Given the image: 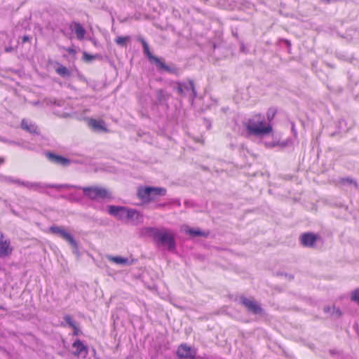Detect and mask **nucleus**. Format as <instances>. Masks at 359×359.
<instances>
[{"label": "nucleus", "mask_w": 359, "mask_h": 359, "mask_svg": "<svg viewBox=\"0 0 359 359\" xmlns=\"http://www.w3.org/2000/svg\"><path fill=\"white\" fill-rule=\"evenodd\" d=\"M246 130V137H260L270 133L273 130L271 124L266 123L265 117L262 114H257L243 122Z\"/></svg>", "instance_id": "f257e3e1"}, {"label": "nucleus", "mask_w": 359, "mask_h": 359, "mask_svg": "<svg viewBox=\"0 0 359 359\" xmlns=\"http://www.w3.org/2000/svg\"><path fill=\"white\" fill-rule=\"evenodd\" d=\"M145 233L153 238L154 243L162 246H166L168 250L172 252L176 248V242L174 234L168 229H158L156 227H146Z\"/></svg>", "instance_id": "f03ea898"}, {"label": "nucleus", "mask_w": 359, "mask_h": 359, "mask_svg": "<svg viewBox=\"0 0 359 359\" xmlns=\"http://www.w3.org/2000/svg\"><path fill=\"white\" fill-rule=\"evenodd\" d=\"M166 189L157 187H140L137 189V196L142 201V203L148 204L158 200V196H165Z\"/></svg>", "instance_id": "7ed1b4c3"}, {"label": "nucleus", "mask_w": 359, "mask_h": 359, "mask_svg": "<svg viewBox=\"0 0 359 359\" xmlns=\"http://www.w3.org/2000/svg\"><path fill=\"white\" fill-rule=\"evenodd\" d=\"M18 184L23 186L27 188L29 190L39 191L40 193H45L49 194L48 191H46L48 188H53L57 190L61 189H71V188H77L76 185H72L69 184H46L42 182H32L29 181H22L19 179ZM78 188L80 189L79 187Z\"/></svg>", "instance_id": "20e7f679"}, {"label": "nucleus", "mask_w": 359, "mask_h": 359, "mask_svg": "<svg viewBox=\"0 0 359 359\" xmlns=\"http://www.w3.org/2000/svg\"><path fill=\"white\" fill-rule=\"evenodd\" d=\"M171 86L178 95L182 97L189 96L192 102L197 97L194 81L191 79L187 81H173Z\"/></svg>", "instance_id": "39448f33"}, {"label": "nucleus", "mask_w": 359, "mask_h": 359, "mask_svg": "<svg viewBox=\"0 0 359 359\" xmlns=\"http://www.w3.org/2000/svg\"><path fill=\"white\" fill-rule=\"evenodd\" d=\"M79 187L80 189L78 187L75 189L79 190L82 189L83 195L90 200L97 201L100 199L110 201L114 198L111 193L104 187L99 186H91L86 187H81L80 186Z\"/></svg>", "instance_id": "423d86ee"}, {"label": "nucleus", "mask_w": 359, "mask_h": 359, "mask_svg": "<svg viewBox=\"0 0 359 359\" xmlns=\"http://www.w3.org/2000/svg\"><path fill=\"white\" fill-rule=\"evenodd\" d=\"M49 231L63 240L67 241L75 251L78 250L79 245L77 241L73 236L67 232L63 226L53 225L50 226Z\"/></svg>", "instance_id": "0eeeda50"}, {"label": "nucleus", "mask_w": 359, "mask_h": 359, "mask_svg": "<svg viewBox=\"0 0 359 359\" xmlns=\"http://www.w3.org/2000/svg\"><path fill=\"white\" fill-rule=\"evenodd\" d=\"M240 303L247 309L248 312L252 314L262 315L264 313V309L260 304L253 299L243 296L240 299Z\"/></svg>", "instance_id": "6e6552de"}, {"label": "nucleus", "mask_w": 359, "mask_h": 359, "mask_svg": "<svg viewBox=\"0 0 359 359\" xmlns=\"http://www.w3.org/2000/svg\"><path fill=\"white\" fill-rule=\"evenodd\" d=\"M197 350L186 344H180L177 350V355L180 359H196Z\"/></svg>", "instance_id": "1a4fd4ad"}, {"label": "nucleus", "mask_w": 359, "mask_h": 359, "mask_svg": "<svg viewBox=\"0 0 359 359\" xmlns=\"http://www.w3.org/2000/svg\"><path fill=\"white\" fill-rule=\"evenodd\" d=\"M128 208L121 205H107V212L116 217L117 219L123 221L126 219V213L128 212Z\"/></svg>", "instance_id": "9d476101"}, {"label": "nucleus", "mask_w": 359, "mask_h": 359, "mask_svg": "<svg viewBox=\"0 0 359 359\" xmlns=\"http://www.w3.org/2000/svg\"><path fill=\"white\" fill-rule=\"evenodd\" d=\"M319 238V236L314 233H304L300 236V243L304 247L313 248L316 246V243Z\"/></svg>", "instance_id": "9b49d317"}, {"label": "nucleus", "mask_w": 359, "mask_h": 359, "mask_svg": "<svg viewBox=\"0 0 359 359\" xmlns=\"http://www.w3.org/2000/svg\"><path fill=\"white\" fill-rule=\"evenodd\" d=\"M46 156L51 163L65 167L69 166L72 162L68 158L50 151L46 153Z\"/></svg>", "instance_id": "f8f14e48"}, {"label": "nucleus", "mask_w": 359, "mask_h": 359, "mask_svg": "<svg viewBox=\"0 0 359 359\" xmlns=\"http://www.w3.org/2000/svg\"><path fill=\"white\" fill-rule=\"evenodd\" d=\"M72 348L74 349L73 354L75 356H81L85 358L88 353V347L79 339L73 342Z\"/></svg>", "instance_id": "ddd939ff"}, {"label": "nucleus", "mask_w": 359, "mask_h": 359, "mask_svg": "<svg viewBox=\"0 0 359 359\" xmlns=\"http://www.w3.org/2000/svg\"><path fill=\"white\" fill-rule=\"evenodd\" d=\"M170 95L163 89H157L155 90V100H154V104L163 105L167 104Z\"/></svg>", "instance_id": "4468645a"}, {"label": "nucleus", "mask_w": 359, "mask_h": 359, "mask_svg": "<svg viewBox=\"0 0 359 359\" xmlns=\"http://www.w3.org/2000/svg\"><path fill=\"white\" fill-rule=\"evenodd\" d=\"M158 69L159 70H163L166 72H168L170 74L179 76L180 75V69L175 65L172 64L170 65H168L164 62V60L163 58H161L159 60V62H157L156 64Z\"/></svg>", "instance_id": "2eb2a0df"}, {"label": "nucleus", "mask_w": 359, "mask_h": 359, "mask_svg": "<svg viewBox=\"0 0 359 359\" xmlns=\"http://www.w3.org/2000/svg\"><path fill=\"white\" fill-rule=\"evenodd\" d=\"M126 219L133 224L137 225L143 222V215L137 210L128 208L126 213Z\"/></svg>", "instance_id": "dca6fc26"}, {"label": "nucleus", "mask_w": 359, "mask_h": 359, "mask_svg": "<svg viewBox=\"0 0 359 359\" xmlns=\"http://www.w3.org/2000/svg\"><path fill=\"white\" fill-rule=\"evenodd\" d=\"M20 127L22 130L28 132L32 135L40 134L37 126L29 119L23 118L21 121Z\"/></svg>", "instance_id": "f3484780"}, {"label": "nucleus", "mask_w": 359, "mask_h": 359, "mask_svg": "<svg viewBox=\"0 0 359 359\" xmlns=\"http://www.w3.org/2000/svg\"><path fill=\"white\" fill-rule=\"evenodd\" d=\"M88 126L95 132H108L105 122L101 119L90 118L88 120Z\"/></svg>", "instance_id": "a211bd4d"}, {"label": "nucleus", "mask_w": 359, "mask_h": 359, "mask_svg": "<svg viewBox=\"0 0 359 359\" xmlns=\"http://www.w3.org/2000/svg\"><path fill=\"white\" fill-rule=\"evenodd\" d=\"M69 29L71 32H75L78 39L82 40L84 38L86 32L83 27L79 22L75 21L72 22L69 25Z\"/></svg>", "instance_id": "6ab92c4d"}, {"label": "nucleus", "mask_w": 359, "mask_h": 359, "mask_svg": "<svg viewBox=\"0 0 359 359\" xmlns=\"http://www.w3.org/2000/svg\"><path fill=\"white\" fill-rule=\"evenodd\" d=\"M139 41H140V43L142 45L144 55L148 57L149 61L151 62H155V64H156L157 62H159V60L161 58L154 55L151 53V51L149 50V45L147 43V41L144 39H142V38H140Z\"/></svg>", "instance_id": "aec40b11"}, {"label": "nucleus", "mask_w": 359, "mask_h": 359, "mask_svg": "<svg viewBox=\"0 0 359 359\" xmlns=\"http://www.w3.org/2000/svg\"><path fill=\"white\" fill-rule=\"evenodd\" d=\"M13 251V248L11 246V241L9 239H5V241L0 242V257H6L9 256Z\"/></svg>", "instance_id": "412c9836"}, {"label": "nucleus", "mask_w": 359, "mask_h": 359, "mask_svg": "<svg viewBox=\"0 0 359 359\" xmlns=\"http://www.w3.org/2000/svg\"><path fill=\"white\" fill-rule=\"evenodd\" d=\"M107 257L109 261L122 266H130L133 264V261H130L127 257L111 255H109Z\"/></svg>", "instance_id": "4be33fe9"}, {"label": "nucleus", "mask_w": 359, "mask_h": 359, "mask_svg": "<svg viewBox=\"0 0 359 359\" xmlns=\"http://www.w3.org/2000/svg\"><path fill=\"white\" fill-rule=\"evenodd\" d=\"M61 198H65L70 202H79L82 199L83 196L80 192L74 191L67 195H62Z\"/></svg>", "instance_id": "5701e85b"}, {"label": "nucleus", "mask_w": 359, "mask_h": 359, "mask_svg": "<svg viewBox=\"0 0 359 359\" xmlns=\"http://www.w3.org/2000/svg\"><path fill=\"white\" fill-rule=\"evenodd\" d=\"M56 73L63 78H69L71 76L70 71L65 66L59 65L55 68Z\"/></svg>", "instance_id": "b1692460"}, {"label": "nucleus", "mask_w": 359, "mask_h": 359, "mask_svg": "<svg viewBox=\"0 0 359 359\" xmlns=\"http://www.w3.org/2000/svg\"><path fill=\"white\" fill-rule=\"evenodd\" d=\"M186 233L194 236V237H196V236L207 237L208 235V233L202 231L201 230H200L198 229H192V228H189L186 231Z\"/></svg>", "instance_id": "393cba45"}, {"label": "nucleus", "mask_w": 359, "mask_h": 359, "mask_svg": "<svg viewBox=\"0 0 359 359\" xmlns=\"http://www.w3.org/2000/svg\"><path fill=\"white\" fill-rule=\"evenodd\" d=\"M339 184L344 186L353 185L355 189H358V184L355 180L351 177H342L339 180Z\"/></svg>", "instance_id": "a878e982"}, {"label": "nucleus", "mask_w": 359, "mask_h": 359, "mask_svg": "<svg viewBox=\"0 0 359 359\" xmlns=\"http://www.w3.org/2000/svg\"><path fill=\"white\" fill-rule=\"evenodd\" d=\"M19 179H15L10 176H5L3 175H0V182L5 183H13L18 184Z\"/></svg>", "instance_id": "bb28decb"}, {"label": "nucleus", "mask_w": 359, "mask_h": 359, "mask_svg": "<svg viewBox=\"0 0 359 359\" xmlns=\"http://www.w3.org/2000/svg\"><path fill=\"white\" fill-rule=\"evenodd\" d=\"M130 39V37L129 36H118L116 39H115V42L116 43V44H118V46H126V43L128 41H129Z\"/></svg>", "instance_id": "cd10ccee"}, {"label": "nucleus", "mask_w": 359, "mask_h": 359, "mask_svg": "<svg viewBox=\"0 0 359 359\" xmlns=\"http://www.w3.org/2000/svg\"><path fill=\"white\" fill-rule=\"evenodd\" d=\"M0 142H2L4 143H6L9 145H14V146H19V147H23L19 142H16L14 140H11L8 139H6L4 137H2L0 135Z\"/></svg>", "instance_id": "c85d7f7f"}, {"label": "nucleus", "mask_w": 359, "mask_h": 359, "mask_svg": "<svg viewBox=\"0 0 359 359\" xmlns=\"http://www.w3.org/2000/svg\"><path fill=\"white\" fill-rule=\"evenodd\" d=\"M276 113H277V110L276 108H274V107L269 108L266 112V116H267L268 121H271L274 118Z\"/></svg>", "instance_id": "c756f323"}, {"label": "nucleus", "mask_w": 359, "mask_h": 359, "mask_svg": "<svg viewBox=\"0 0 359 359\" xmlns=\"http://www.w3.org/2000/svg\"><path fill=\"white\" fill-rule=\"evenodd\" d=\"M83 60L86 62H91L93 60L95 59V58H100V55H90L86 52H84L83 54Z\"/></svg>", "instance_id": "7c9ffc66"}, {"label": "nucleus", "mask_w": 359, "mask_h": 359, "mask_svg": "<svg viewBox=\"0 0 359 359\" xmlns=\"http://www.w3.org/2000/svg\"><path fill=\"white\" fill-rule=\"evenodd\" d=\"M93 208L101 212L107 211V206L102 203H95L93 205Z\"/></svg>", "instance_id": "2f4dec72"}, {"label": "nucleus", "mask_w": 359, "mask_h": 359, "mask_svg": "<svg viewBox=\"0 0 359 359\" xmlns=\"http://www.w3.org/2000/svg\"><path fill=\"white\" fill-rule=\"evenodd\" d=\"M64 320H65V322L71 327H74V325H76V323L75 321L72 319V316H70L69 315H66L65 317H64Z\"/></svg>", "instance_id": "473e14b6"}, {"label": "nucleus", "mask_w": 359, "mask_h": 359, "mask_svg": "<svg viewBox=\"0 0 359 359\" xmlns=\"http://www.w3.org/2000/svg\"><path fill=\"white\" fill-rule=\"evenodd\" d=\"M332 316L339 318L341 316V311L339 308L332 307Z\"/></svg>", "instance_id": "72a5a7b5"}, {"label": "nucleus", "mask_w": 359, "mask_h": 359, "mask_svg": "<svg viewBox=\"0 0 359 359\" xmlns=\"http://www.w3.org/2000/svg\"><path fill=\"white\" fill-rule=\"evenodd\" d=\"M346 125V121L344 119H340L337 121V127L338 128L337 130L341 132V130L344 129V126Z\"/></svg>", "instance_id": "f704fd0d"}, {"label": "nucleus", "mask_w": 359, "mask_h": 359, "mask_svg": "<svg viewBox=\"0 0 359 359\" xmlns=\"http://www.w3.org/2000/svg\"><path fill=\"white\" fill-rule=\"evenodd\" d=\"M351 299L354 301L359 302V288L353 292Z\"/></svg>", "instance_id": "c9c22d12"}, {"label": "nucleus", "mask_w": 359, "mask_h": 359, "mask_svg": "<svg viewBox=\"0 0 359 359\" xmlns=\"http://www.w3.org/2000/svg\"><path fill=\"white\" fill-rule=\"evenodd\" d=\"M169 205H177V206H180L181 205V203H180V201L179 199H172L170 200L169 202Z\"/></svg>", "instance_id": "e433bc0d"}, {"label": "nucleus", "mask_w": 359, "mask_h": 359, "mask_svg": "<svg viewBox=\"0 0 359 359\" xmlns=\"http://www.w3.org/2000/svg\"><path fill=\"white\" fill-rule=\"evenodd\" d=\"M169 205L168 202L167 203H158L154 205V208H161Z\"/></svg>", "instance_id": "4c0bfd02"}, {"label": "nucleus", "mask_w": 359, "mask_h": 359, "mask_svg": "<svg viewBox=\"0 0 359 359\" xmlns=\"http://www.w3.org/2000/svg\"><path fill=\"white\" fill-rule=\"evenodd\" d=\"M265 144L267 147L272 148V147H275L276 146H277L278 142H266Z\"/></svg>", "instance_id": "58836bf2"}, {"label": "nucleus", "mask_w": 359, "mask_h": 359, "mask_svg": "<svg viewBox=\"0 0 359 359\" xmlns=\"http://www.w3.org/2000/svg\"><path fill=\"white\" fill-rule=\"evenodd\" d=\"M323 311L325 313H332V307H330V306H325L323 308Z\"/></svg>", "instance_id": "ea45409f"}, {"label": "nucleus", "mask_w": 359, "mask_h": 359, "mask_svg": "<svg viewBox=\"0 0 359 359\" xmlns=\"http://www.w3.org/2000/svg\"><path fill=\"white\" fill-rule=\"evenodd\" d=\"M72 328H73L74 330V335H78L79 332H80V330L79 329V327H77L76 324L74 325V327H72Z\"/></svg>", "instance_id": "a19ab883"}, {"label": "nucleus", "mask_w": 359, "mask_h": 359, "mask_svg": "<svg viewBox=\"0 0 359 359\" xmlns=\"http://www.w3.org/2000/svg\"><path fill=\"white\" fill-rule=\"evenodd\" d=\"M241 51L245 53H248V49L245 47L243 42L241 43Z\"/></svg>", "instance_id": "79ce46f5"}, {"label": "nucleus", "mask_w": 359, "mask_h": 359, "mask_svg": "<svg viewBox=\"0 0 359 359\" xmlns=\"http://www.w3.org/2000/svg\"><path fill=\"white\" fill-rule=\"evenodd\" d=\"M13 50H14V48H13V47H12V46H6V47L5 48V51H6V53H11V52H13Z\"/></svg>", "instance_id": "37998d69"}, {"label": "nucleus", "mask_w": 359, "mask_h": 359, "mask_svg": "<svg viewBox=\"0 0 359 359\" xmlns=\"http://www.w3.org/2000/svg\"><path fill=\"white\" fill-rule=\"evenodd\" d=\"M30 41V37L29 36H24L22 37V43L28 42Z\"/></svg>", "instance_id": "c03bdc74"}, {"label": "nucleus", "mask_w": 359, "mask_h": 359, "mask_svg": "<svg viewBox=\"0 0 359 359\" xmlns=\"http://www.w3.org/2000/svg\"><path fill=\"white\" fill-rule=\"evenodd\" d=\"M67 51L69 53V54H74L76 53L75 50L73 48H67Z\"/></svg>", "instance_id": "a18cd8bd"}, {"label": "nucleus", "mask_w": 359, "mask_h": 359, "mask_svg": "<svg viewBox=\"0 0 359 359\" xmlns=\"http://www.w3.org/2000/svg\"><path fill=\"white\" fill-rule=\"evenodd\" d=\"M4 242L5 241V239H4V234L3 232L0 231V242Z\"/></svg>", "instance_id": "49530a36"}, {"label": "nucleus", "mask_w": 359, "mask_h": 359, "mask_svg": "<svg viewBox=\"0 0 359 359\" xmlns=\"http://www.w3.org/2000/svg\"><path fill=\"white\" fill-rule=\"evenodd\" d=\"M339 133H340V131H339V130H337V131H335V132H334V133H331V134H330V136H331V137H334V136H335V135H339Z\"/></svg>", "instance_id": "de8ad7c7"}, {"label": "nucleus", "mask_w": 359, "mask_h": 359, "mask_svg": "<svg viewBox=\"0 0 359 359\" xmlns=\"http://www.w3.org/2000/svg\"><path fill=\"white\" fill-rule=\"evenodd\" d=\"M4 161H5V160H4V158L0 157V165H1L3 163H4Z\"/></svg>", "instance_id": "09e8293b"}, {"label": "nucleus", "mask_w": 359, "mask_h": 359, "mask_svg": "<svg viewBox=\"0 0 359 359\" xmlns=\"http://www.w3.org/2000/svg\"><path fill=\"white\" fill-rule=\"evenodd\" d=\"M61 32L65 35V36H68V34L63 29H61Z\"/></svg>", "instance_id": "8fccbe9b"}, {"label": "nucleus", "mask_w": 359, "mask_h": 359, "mask_svg": "<svg viewBox=\"0 0 359 359\" xmlns=\"http://www.w3.org/2000/svg\"><path fill=\"white\" fill-rule=\"evenodd\" d=\"M0 310L6 311V309L1 305H0Z\"/></svg>", "instance_id": "3c124183"}, {"label": "nucleus", "mask_w": 359, "mask_h": 359, "mask_svg": "<svg viewBox=\"0 0 359 359\" xmlns=\"http://www.w3.org/2000/svg\"><path fill=\"white\" fill-rule=\"evenodd\" d=\"M324 1H325L326 3H330L331 2L332 0H323Z\"/></svg>", "instance_id": "603ef678"}, {"label": "nucleus", "mask_w": 359, "mask_h": 359, "mask_svg": "<svg viewBox=\"0 0 359 359\" xmlns=\"http://www.w3.org/2000/svg\"><path fill=\"white\" fill-rule=\"evenodd\" d=\"M184 204H185L187 206H188V205H189V201H186L184 202Z\"/></svg>", "instance_id": "864d4df0"}, {"label": "nucleus", "mask_w": 359, "mask_h": 359, "mask_svg": "<svg viewBox=\"0 0 359 359\" xmlns=\"http://www.w3.org/2000/svg\"><path fill=\"white\" fill-rule=\"evenodd\" d=\"M285 41H286L287 46H290V42L289 41L286 40Z\"/></svg>", "instance_id": "5fc2aeb1"}, {"label": "nucleus", "mask_w": 359, "mask_h": 359, "mask_svg": "<svg viewBox=\"0 0 359 359\" xmlns=\"http://www.w3.org/2000/svg\"><path fill=\"white\" fill-rule=\"evenodd\" d=\"M334 353H335V352H334V351H332V350H331V351H330V353H331V354L334 355Z\"/></svg>", "instance_id": "6e6d98bb"}, {"label": "nucleus", "mask_w": 359, "mask_h": 359, "mask_svg": "<svg viewBox=\"0 0 359 359\" xmlns=\"http://www.w3.org/2000/svg\"><path fill=\"white\" fill-rule=\"evenodd\" d=\"M233 34L236 37H238V34H237L236 33L233 32Z\"/></svg>", "instance_id": "4d7b16f0"}, {"label": "nucleus", "mask_w": 359, "mask_h": 359, "mask_svg": "<svg viewBox=\"0 0 359 359\" xmlns=\"http://www.w3.org/2000/svg\"><path fill=\"white\" fill-rule=\"evenodd\" d=\"M210 123H208V124L207 125V128H210Z\"/></svg>", "instance_id": "13d9d810"}]
</instances>
